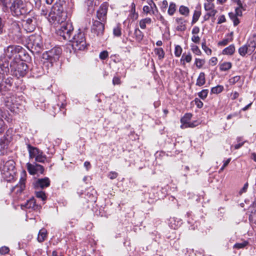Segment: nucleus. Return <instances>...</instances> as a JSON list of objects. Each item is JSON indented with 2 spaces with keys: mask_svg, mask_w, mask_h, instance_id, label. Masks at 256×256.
I'll return each instance as SVG.
<instances>
[{
  "mask_svg": "<svg viewBox=\"0 0 256 256\" xmlns=\"http://www.w3.org/2000/svg\"><path fill=\"white\" fill-rule=\"evenodd\" d=\"M9 4L10 13L14 16L20 17L30 12L28 8V2L23 0H12Z\"/></svg>",
  "mask_w": 256,
  "mask_h": 256,
  "instance_id": "1",
  "label": "nucleus"
},
{
  "mask_svg": "<svg viewBox=\"0 0 256 256\" xmlns=\"http://www.w3.org/2000/svg\"><path fill=\"white\" fill-rule=\"evenodd\" d=\"M0 170L2 178L4 180L8 182L12 180L15 174L14 161L12 160L6 162L2 160L0 163Z\"/></svg>",
  "mask_w": 256,
  "mask_h": 256,
  "instance_id": "2",
  "label": "nucleus"
},
{
  "mask_svg": "<svg viewBox=\"0 0 256 256\" xmlns=\"http://www.w3.org/2000/svg\"><path fill=\"white\" fill-rule=\"evenodd\" d=\"M66 12H63L62 6L58 4L52 6L48 16H46L47 19L50 22H56L58 24L63 22L66 20Z\"/></svg>",
  "mask_w": 256,
  "mask_h": 256,
  "instance_id": "3",
  "label": "nucleus"
},
{
  "mask_svg": "<svg viewBox=\"0 0 256 256\" xmlns=\"http://www.w3.org/2000/svg\"><path fill=\"white\" fill-rule=\"evenodd\" d=\"M60 26L56 31L57 34L62 37L64 39L72 40V35L74 31V27L70 22H64L60 23Z\"/></svg>",
  "mask_w": 256,
  "mask_h": 256,
  "instance_id": "4",
  "label": "nucleus"
},
{
  "mask_svg": "<svg viewBox=\"0 0 256 256\" xmlns=\"http://www.w3.org/2000/svg\"><path fill=\"white\" fill-rule=\"evenodd\" d=\"M72 46L74 50H84L86 48L84 33L78 32L72 38Z\"/></svg>",
  "mask_w": 256,
  "mask_h": 256,
  "instance_id": "5",
  "label": "nucleus"
},
{
  "mask_svg": "<svg viewBox=\"0 0 256 256\" xmlns=\"http://www.w3.org/2000/svg\"><path fill=\"white\" fill-rule=\"evenodd\" d=\"M10 68L12 72H14V74L18 77L25 76L28 68V66L25 62L22 61L16 62L14 60L10 63Z\"/></svg>",
  "mask_w": 256,
  "mask_h": 256,
  "instance_id": "6",
  "label": "nucleus"
},
{
  "mask_svg": "<svg viewBox=\"0 0 256 256\" xmlns=\"http://www.w3.org/2000/svg\"><path fill=\"white\" fill-rule=\"evenodd\" d=\"M28 44L35 50L39 52L42 47V36L38 34H32L29 36Z\"/></svg>",
  "mask_w": 256,
  "mask_h": 256,
  "instance_id": "7",
  "label": "nucleus"
},
{
  "mask_svg": "<svg viewBox=\"0 0 256 256\" xmlns=\"http://www.w3.org/2000/svg\"><path fill=\"white\" fill-rule=\"evenodd\" d=\"M192 117V114H191L186 113L181 118L182 128H194L198 125V122L197 121L190 122Z\"/></svg>",
  "mask_w": 256,
  "mask_h": 256,
  "instance_id": "8",
  "label": "nucleus"
},
{
  "mask_svg": "<svg viewBox=\"0 0 256 256\" xmlns=\"http://www.w3.org/2000/svg\"><path fill=\"white\" fill-rule=\"evenodd\" d=\"M60 52L59 50L52 49L51 50L44 53L42 58L52 64L58 60Z\"/></svg>",
  "mask_w": 256,
  "mask_h": 256,
  "instance_id": "9",
  "label": "nucleus"
},
{
  "mask_svg": "<svg viewBox=\"0 0 256 256\" xmlns=\"http://www.w3.org/2000/svg\"><path fill=\"white\" fill-rule=\"evenodd\" d=\"M8 34L10 36L16 38L21 36V29L18 22L13 21L9 25Z\"/></svg>",
  "mask_w": 256,
  "mask_h": 256,
  "instance_id": "10",
  "label": "nucleus"
},
{
  "mask_svg": "<svg viewBox=\"0 0 256 256\" xmlns=\"http://www.w3.org/2000/svg\"><path fill=\"white\" fill-rule=\"evenodd\" d=\"M108 5L106 3L102 4L98 10L96 17L99 21L106 22Z\"/></svg>",
  "mask_w": 256,
  "mask_h": 256,
  "instance_id": "11",
  "label": "nucleus"
},
{
  "mask_svg": "<svg viewBox=\"0 0 256 256\" xmlns=\"http://www.w3.org/2000/svg\"><path fill=\"white\" fill-rule=\"evenodd\" d=\"M104 22L96 20L94 22L92 31L97 36H101L104 30Z\"/></svg>",
  "mask_w": 256,
  "mask_h": 256,
  "instance_id": "12",
  "label": "nucleus"
},
{
  "mask_svg": "<svg viewBox=\"0 0 256 256\" xmlns=\"http://www.w3.org/2000/svg\"><path fill=\"white\" fill-rule=\"evenodd\" d=\"M22 49L20 46H10L4 50V54L6 56L10 59L16 56L17 54Z\"/></svg>",
  "mask_w": 256,
  "mask_h": 256,
  "instance_id": "13",
  "label": "nucleus"
},
{
  "mask_svg": "<svg viewBox=\"0 0 256 256\" xmlns=\"http://www.w3.org/2000/svg\"><path fill=\"white\" fill-rule=\"evenodd\" d=\"M26 173L24 172L22 174V176L20 180L19 183L12 188V191L16 192V194L22 192L25 188V181L26 180Z\"/></svg>",
  "mask_w": 256,
  "mask_h": 256,
  "instance_id": "14",
  "label": "nucleus"
},
{
  "mask_svg": "<svg viewBox=\"0 0 256 256\" xmlns=\"http://www.w3.org/2000/svg\"><path fill=\"white\" fill-rule=\"evenodd\" d=\"M36 23V19L34 17L28 18L24 24V30L28 32H30L35 29V24Z\"/></svg>",
  "mask_w": 256,
  "mask_h": 256,
  "instance_id": "15",
  "label": "nucleus"
},
{
  "mask_svg": "<svg viewBox=\"0 0 256 256\" xmlns=\"http://www.w3.org/2000/svg\"><path fill=\"white\" fill-rule=\"evenodd\" d=\"M50 179L45 177L42 178H38L34 184V187L37 188H44L50 186Z\"/></svg>",
  "mask_w": 256,
  "mask_h": 256,
  "instance_id": "16",
  "label": "nucleus"
},
{
  "mask_svg": "<svg viewBox=\"0 0 256 256\" xmlns=\"http://www.w3.org/2000/svg\"><path fill=\"white\" fill-rule=\"evenodd\" d=\"M9 64L7 60L5 59H0V73L2 74H8L9 72Z\"/></svg>",
  "mask_w": 256,
  "mask_h": 256,
  "instance_id": "17",
  "label": "nucleus"
},
{
  "mask_svg": "<svg viewBox=\"0 0 256 256\" xmlns=\"http://www.w3.org/2000/svg\"><path fill=\"white\" fill-rule=\"evenodd\" d=\"M22 208H25L28 209H32L34 210H38L39 208L38 205L36 204V202L34 198L30 199L24 204L22 205Z\"/></svg>",
  "mask_w": 256,
  "mask_h": 256,
  "instance_id": "18",
  "label": "nucleus"
},
{
  "mask_svg": "<svg viewBox=\"0 0 256 256\" xmlns=\"http://www.w3.org/2000/svg\"><path fill=\"white\" fill-rule=\"evenodd\" d=\"M182 224V220L176 218H170L169 220L170 226L174 230L177 229Z\"/></svg>",
  "mask_w": 256,
  "mask_h": 256,
  "instance_id": "19",
  "label": "nucleus"
},
{
  "mask_svg": "<svg viewBox=\"0 0 256 256\" xmlns=\"http://www.w3.org/2000/svg\"><path fill=\"white\" fill-rule=\"evenodd\" d=\"M248 45L251 48L250 51H254L256 48V34H253L249 38Z\"/></svg>",
  "mask_w": 256,
  "mask_h": 256,
  "instance_id": "20",
  "label": "nucleus"
},
{
  "mask_svg": "<svg viewBox=\"0 0 256 256\" xmlns=\"http://www.w3.org/2000/svg\"><path fill=\"white\" fill-rule=\"evenodd\" d=\"M176 22L178 24L176 26V30L178 31L182 32L186 29V26L184 24L185 20L182 18H176Z\"/></svg>",
  "mask_w": 256,
  "mask_h": 256,
  "instance_id": "21",
  "label": "nucleus"
},
{
  "mask_svg": "<svg viewBox=\"0 0 256 256\" xmlns=\"http://www.w3.org/2000/svg\"><path fill=\"white\" fill-rule=\"evenodd\" d=\"M28 150L29 153V156L30 158H35L38 154L40 151L36 148L31 146L30 144L28 145Z\"/></svg>",
  "mask_w": 256,
  "mask_h": 256,
  "instance_id": "22",
  "label": "nucleus"
},
{
  "mask_svg": "<svg viewBox=\"0 0 256 256\" xmlns=\"http://www.w3.org/2000/svg\"><path fill=\"white\" fill-rule=\"evenodd\" d=\"M251 49L246 44L238 48V53L241 56H244L246 54H251L253 51H250Z\"/></svg>",
  "mask_w": 256,
  "mask_h": 256,
  "instance_id": "23",
  "label": "nucleus"
},
{
  "mask_svg": "<svg viewBox=\"0 0 256 256\" xmlns=\"http://www.w3.org/2000/svg\"><path fill=\"white\" fill-rule=\"evenodd\" d=\"M206 83L205 74L204 72H201L198 78L196 80V85L201 86Z\"/></svg>",
  "mask_w": 256,
  "mask_h": 256,
  "instance_id": "24",
  "label": "nucleus"
},
{
  "mask_svg": "<svg viewBox=\"0 0 256 256\" xmlns=\"http://www.w3.org/2000/svg\"><path fill=\"white\" fill-rule=\"evenodd\" d=\"M192 60V56L190 53H188L186 54L184 53L182 54V56L180 58V62L182 63V65L185 64V62H190Z\"/></svg>",
  "mask_w": 256,
  "mask_h": 256,
  "instance_id": "25",
  "label": "nucleus"
},
{
  "mask_svg": "<svg viewBox=\"0 0 256 256\" xmlns=\"http://www.w3.org/2000/svg\"><path fill=\"white\" fill-rule=\"evenodd\" d=\"M3 118V112L0 110V134H2L6 128V124L2 119Z\"/></svg>",
  "mask_w": 256,
  "mask_h": 256,
  "instance_id": "26",
  "label": "nucleus"
},
{
  "mask_svg": "<svg viewBox=\"0 0 256 256\" xmlns=\"http://www.w3.org/2000/svg\"><path fill=\"white\" fill-rule=\"evenodd\" d=\"M47 235V232L46 230L45 229H42L40 230L38 237V240L39 242H44L46 237Z\"/></svg>",
  "mask_w": 256,
  "mask_h": 256,
  "instance_id": "27",
  "label": "nucleus"
},
{
  "mask_svg": "<svg viewBox=\"0 0 256 256\" xmlns=\"http://www.w3.org/2000/svg\"><path fill=\"white\" fill-rule=\"evenodd\" d=\"M235 51V47L234 44H231L228 47L225 48L223 51L224 54L232 55Z\"/></svg>",
  "mask_w": 256,
  "mask_h": 256,
  "instance_id": "28",
  "label": "nucleus"
},
{
  "mask_svg": "<svg viewBox=\"0 0 256 256\" xmlns=\"http://www.w3.org/2000/svg\"><path fill=\"white\" fill-rule=\"evenodd\" d=\"M46 159V156L43 154L42 151H40L38 154L35 157L36 161L39 162H44Z\"/></svg>",
  "mask_w": 256,
  "mask_h": 256,
  "instance_id": "29",
  "label": "nucleus"
},
{
  "mask_svg": "<svg viewBox=\"0 0 256 256\" xmlns=\"http://www.w3.org/2000/svg\"><path fill=\"white\" fill-rule=\"evenodd\" d=\"M232 66L230 62H224L220 64V70L221 71H226L231 68Z\"/></svg>",
  "mask_w": 256,
  "mask_h": 256,
  "instance_id": "30",
  "label": "nucleus"
},
{
  "mask_svg": "<svg viewBox=\"0 0 256 256\" xmlns=\"http://www.w3.org/2000/svg\"><path fill=\"white\" fill-rule=\"evenodd\" d=\"M134 34L136 41L140 42L142 40L144 37L143 34L138 28L135 29Z\"/></svg>",
  "mask_w": 256,
  "mask_h": 256,
  "instance_id": "31",
  "label": "nucleus"
},
{
  "mask_svg": "<svg viewBox=\"0 0 256 256\" xmlns=\"http://www.w3.org/2000/svg\"><path fill=\"white\" fill-rule=\"evenodd\" d=\"M178 11L181 14L186 16H188L190 14L188 8L184 6H180L179 8Z\"/></svg>",
  "mask_w": 256,
  "mask_h": 256,
  "instance_id": "32",
  "label": "nucleus"
},
{
  "mask_svg": "<svg viewBox=\"0 0 256 256\" xmlns=\"http://www.w3.org/2000/svg\"><path fill=\"white\" fill-rule=\"evenodd\" d=\"M151 22V18H146L140 20V26L141 28L144 29L146 28V24H150Z\"/></svg>",
  "mask_w": 256,
  "mask_h": 256,
  "instance_id": "33",
  "label": "nucleus"
},
{
  "mask_svg": "<svg viewBox=\"0 0 256 256\" xmlns=\"http://www.w3.org/2000/svg\"><path fill=\"white\" fill-rule=\"evenodd\" d=\"M154 52L156 55L158 56L159 60H162L164 57V52L162 48H155Z\"/></svg>",
  "mask_w": 256,
  "mask_h": 256,
  "instance_id": "34",
  "label": "nucleus"
},
{
  "mask_svg": "<svg viewBox=\"0 0 256 256\" xmlns=\"http://www.w3.org/2000/svg\"><path fill=\"white\" fill-rule=\"evenodd\" d=\"M230 18L232 20L234 26H236L240 23V20L238 18V16L234 12H230L228 14Z\"/></svg>",
  "mask_w": 256,
  "mask_h": 256,
  "instance_id": "35",
  "label": "nucleus"
},
{
  "mask_svg": "<svg viewBox=\"0 0 256 256\" xmlns=\"http://www.w3.org/2000/svg\"><path fill=\"white\" fill-rule=\"evenodd\" d=\"M224 88L222 85H218L212 88L210 92L212 94H218L223 91Z\"/></svg>",
  "mask_w": 256,
  "mask_h": 256,
  "instance_id": "36",
  "label": "nucleus"
},
{
  "mask_svg": "<svg viewBox=\"0 0 256 256\" xmlns=\"http://www.w3.org/2000/svg\"><path fill=\"white\" fill-rule=\"evenodd\" d=\"M26 166H27L28 170V172H29V173L30 174H36V164H31L30 163H28L26 164Z\"/></svg>",
  "mask_w": 256,
  "mask_h": 256,
  "instance_id": "37",
  "label": "nucleus"
},
{
  "mask_svg": "<svg viewBox=\"0 0 256 256\" xmlns=\"http://www.w3.org/2000/svg\"><path fill=\"white\" fill-rule=\"evenodd\" d=\"M201 15V12L200 10H194L192 16V24H194L198 20L199 18Z\"/></svg>",
  "mask_w": 256,
  "mask_h": 256,
  "instance_id": "38",
  "label": "nucleus"
},
{
  "mask_svg": "<svg viewBox=\"0 0 256 256\" xmlns=\"http://www.w3.org/2000/svg\"><path fill=\"white\" fill-rule=\"evenodd\" d=\"M176 10V5L174 2H170L168 12L170 16H172Z\"/></svg>",
  "mask_w": 256,
  "mask_h": 256,
  "instance_id": "39",
  "label": "nucleus"
},
{
  "mask_svg": "<svg viewBox=\"0 0 256 256\" xmlns=\"http://www.w3.org/2000/svg\"><path fill=\"white\" fill-rule=\"evenodd\" d=\"M36 198L41 199L42 201H44L46 198V194L43 191L36 192Z\"/></svg>",
  "mask_w": 256,
  "mask_h": 256,
  "instance_id": "40",
  "label": "nucleus"
},
{
  "mask_svg": "<svg viewBox=\"0 0 256 256\" xmlns=\"http://www.w3.org/2000/svg\"><path fill=\"white\" fill-rule=\"evenodd\" d=\"M208 93V90L205 89V90H203L201 92H199L198 93V96L200 98H201L202 100H204L207 97Z\"/></svg>",
  "mask_w": 256,
  "mask_h": 256,
  "instance_id": "41",
  "label": "nucleus"
},
{
  "mask_svg": "<svg viewBox=\"0 0 256 256\" xmlns=\"http://www.w3.org/2000/svg\"><path fill=\"white\" fill-rule=\"evenodd\" d=\"M182 48L179 45H176L174 48V54L176 57H180L182 52Z\"/></svg>",
  "mask_w": 256,
  "mask_h": 256,
  "instance_id": "42",
  "label": "nucleus"
},
{
  "mask_svg": "<svg viewBox=\"0 0 256 256\" xmlns=\"http://www.w3.org/2000/svg\"><path fill=\"white\" fill-rule=\"evenodd\" d=\"M8 142V140L5 136L2 138L0 139V146L2 148H5Z\"/></svg>",
  "mask_w": 256,
  "mask_h": 256,
  "instance_id": "43",
  "label": "nucleus"
},
{
  "mask_svg": "<svg viewBox=\"0 0 256 256\" xmlns=\"http://www.w3.org/2000/svg\"><path fill=\"white\" fill-rule=\"evenodd\" d=\"M204 60L202 59L196 58L195 64L198 68H201L204 64Z\"/></svg>",
  "mask_w": 256,
  "mask_h": 256,
  "instance_id": "44",
  "label": "nucleus"
},
{
  "mask_svg": "<svg viewBox=\"0 0 256 256\" xmlns=\"http://www.w3.org/2000/svg\"><path fill=\"white\" fill-rule=\"evenodd\" d=\"M248 244V242L246 241L240 243H236L234 245V248L238 249L242 248H244Z\"/></svg>",
  "mask_w": 256,
  "mask_h": 256,
  "instance_id": "45",
  "label": "nucleus"
},
{
  "mask_svg": "<svg viewBox=\"0 0 256 256\" xmlns=\"http://www.w3.org/2000/svg\"><path fill=\"white\" fill-rule=\"evenodd\" d=\"M232 38H226L222 40L219 42L218 43V46H224L232 42Z\"/></svg>",
  "mask_w": 256,
  "mask_h": 256,
  "instance_id": "46",
  "label": "nucleus"
},
{
  "mask_svg": "<svg viewBox=\"0 0 256 256\" xmlns=\"http://www.w3.org/2000/svg\"><path fill=\"white\" fill-rule=\"evenodd\" d=\"M113 34L115 36H120L122 34L120 28L119 26H116L114 27L113 30Z\"/></svg>",
  "mask_w": 256,
  "mask_h": 256,
  "instance_id": "47",
  "label": "nucleus"
},
{
  "mask_svg": "<svg viewBox=\"0 0 256 256\" xmlns=\"http://www.w3.org/2000/svg\"><path fill=\"white\" fill-rule=\"evenodd\" d=\"M153 7L152 6H144L143 7V12L146 14L148 13H150L151 12H152V14H154V12L152 10Z\"/></svg>",
  "mask_w": 256,
  "mask_h": 256,
  "instance_id": "48",
  "label": "nucleus"
},
{
  "mask_svg": "<svg viewBox=\"0 0 256 256\" xmlns=\"http://www.w3.org/2000/svg\"><path fill=\"white\" fill-rule=\"evenodd\" d=\"M192 50V52L196 55H200L201 54V51L199 49L198 47L195 45L191 46Z\"/></svg>",
  "mask_w": 256,
  "mask_h": 256,
  "instance_id": "49",
  "label": "nucleus"
},
{
  "mask_svg": "<svg viewBox=\"0 0 256 256\" xmlns=\"http://www.w3.org/2000/svg\"><path fill=\"white\" fill-rule=\"evenodd\" d=\"M202 48L204 51V52L208 54V55H210L212 54V50L208 48L205 42H203L202 44Z\"/></svg>",
  "mask_w": 256,
  "mask_h": 256,
  "instance_id": "50",
  "label": "nucleus"
},
{
  "mask_svg": "<svg viewBox=\"0 0 256 256\" xmlns=\"http://www.w3.org/2000/svg\"><path fill=\"white\" fill-rule=\"evenodd\" d=\"M36 174H38V173L42 174L44 171V167L38 164H36Z\"/></svg>",
  "mask_w": 256,
  "mask_h": 256,
  "instance_id": "51",
  "label": "nucleus"
},
{
  "mask_svg": "<svg viewBox=\"0 0 256 256\" xmlns=\"http://www.w3.org/2000/svg\"><path fill=\"white\" fill-rule=\"evenodd\" d=\"M237 141L238 142V144H236L234 146V149H236V150H238V149L240 148L244 144V142H241L242 140H241V138H237Z\"/></svg>",
  "mask_w": 256,
  "mask_h": 256,
  "instance_id": "52",
  "label": "nucleus"
},
{
  "mask_svg": "<svg viewBox=\"0 0 256 256\" xmlns=\"http://www.w3.org/2000/svg\"><path fill=\"white\" fill-rule=\"evenodd\" d=\"M214 4L209 2L208 3H206L204 4V8L206 11L210 10L214 8Z\"/></svg>",
  "mask_w": 256,
  "mask_h": 256,
  "instance_id": "53",
  "label": "nucleus"
},
{
  "mask_svg": "<svg viewBox=\"0 0 256 256\" xmlns=\"http://www.w3.org/2000/svg\"><path fill=\"white\" fill-rule=\"evenodd\" d=\"M9 251V248L7 246H4L0 248V254H6L8 253Z\"/></svg>",
  "mask_w": 256,
  "mask_h": 256,
  "instance_id": "54",
  "label": "nucleus"
},
{
  "mask_svg": "<svg viewBox=\"0 0 256 256\" xmlns=\"http://www.w3.org/2000/svg\"><path fill=\"white\" fill-rule=\"evenodd\" d=\"M108 52L106 50L102 52L100 54V58L101 60H105L108 57Z\"/></svg>",
  "mask_w": 256,
  "mask_h": 256,
  "instance_id": "55",
  "label": "nucleus"
},
{
  "mask_svg": "<svg viewBox=\"0 0 256 256\" xmlns=\"http://www.w3.org/2000/svg\"><path fill=\"white\" fill-rule=\"evenodd\" d=\"M240 76H234L230 80V83L232 84H234L240 80Z\"/></svg>",
  "mask_w": 256,
  "mask_h": 256,
  "instance_id": "56",
  "label": "nucleus"
},
{
  "mask_svg": "<svg viewBox=\"0 0 256 256\" xmlns=\"http://www.w3.org/2000/svg\"><path fill=\"white\" fill-rule=\"evenodd\" d=\"M242 8L240 7H237L235 8V12H234V14L238 16H242Z\"/></svg>",
  "mask_w": 256,
  "mask_h": 256,
  "instance_id": "57",
  "label": "nucleus"
},
{
  "mask_svg": "<svg viewBox=\"0 0 256 256\" xmlns=\"http://www.w3.org/2000/svg\"><path fill=\"white\" fill-rule=\"evenodd\" d=\"M12 0H0V4H2L4 7L8 8Z\"/></svg>",
  "mask_w": 256,
  "mask_h": 256,
  "instance_id": "58",
  "label": "nucleus"
},
{
  "mask_svg": "<svg viewBox=\"0 0 256 256\" xmlns=\"http://www.w3.org/2000/svg\"><path fill=\"white\" fill-rule=\"evenodd\" d=\"M194 102L198 108H201L202 107L203 102L202 101H200L198 98H195Z\"/></svg>",
  "mask_w": 256,
  "mask_h": 256,
  "instance_id": "59",
  "label": "nucleus"
},
{
  "mask_svg": "<svg viewBox=\"0 0 256 256\" xmlns=\"http://www.w3.org/2000/svg\"><path fill=\"white\" fill-rule=\"evenodd\" d=\"M6 106H8L10 110H14L15 104H12V105H11L10 104L9 99L6 102Z\"/></svg>",
  "mask_w": 256,
  "mask_h": 256,
  "instance_id": "60",
  "label": "nucleus"
},
{
  "mask_svg": "<svg viewBox=\"0 0 256 256\" xmlns=\"http://www.w3.org/2000/svg\"><path fill=\"white\" fill-rule=\"evenodd\" d=\"M192 40L196 44H198L200 41V38L198 36L193 35L192 37Z\"/></svg>",
  "mask_w": 256,
  "mask_h": 256,
  "instance_id": "61",
  "label": "nucleus"
},
{
  "mask_svg": "<svg viewBox=\"0 0 256 256\" xmlns=\"http://www.w3.org/2000/svg\"><path fill=\"white\" fill-rule=\"evenodd\" d=\"M112 84L114 85L120 84V78L118 76H114L112 80Z\"/></svg>",
  "mask_w": 256,
  "mask_h": 256,
  "instance_id": "62",
  "label": "nucleus"
},
{
  "mask_svg": "<svg viewBox=\"0 0 256 256\" xmlns=\"http://www.w3.org/2000/svg\"><path fill=\"white\" fill-rule=\"evenodd\" d=\"M118 176V174L116 172H110L108 174V177L111 180L116 178Z\"/></svg>",
  "mask_w": 256,
  "mask_h": 256,
  "instance_id": "63",
  "label": "nucleus"
},
{
  "mask_svg": "<svg viewBox=\"0 0 256 256\" xmlns=\"http://www.w3.org/2000/svg\"><path fill=\"white\" fill-rule=\"evenodd\" d=\"M200 32V28L198 26H194L192 30V34L193 35H196L198 34Z\"/></svg>",
  "mask_w": 256,
  "mask_h": 256,
  "instance_id": "64",
  "label": "nucleus"
}]
</instances>
